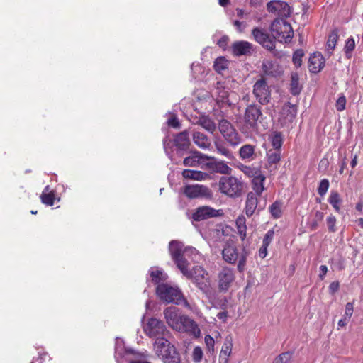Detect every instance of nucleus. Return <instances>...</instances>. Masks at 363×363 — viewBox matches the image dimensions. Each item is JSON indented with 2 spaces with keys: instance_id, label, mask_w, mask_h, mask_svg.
Segmentation results:
<instances>
[{
  "instance_id": "obj_1",
  "label": "nucleus",
  "mask_w": 363,
  "mask_h": 363,
  "mask_svg": "<svg viewBox=\"0 0 363 363\" xmlns=\"http://www.w3.org/2000/svg\"><path fill=\"white\" fill-rule=\"evenodd\" d=\"M249 255L250 251L245 246H242L241 251L239 252L236 246L232 244H226L222 250L224 261L231 264L238 263L237 269L240 273L246 269L247 258Z\"/></svg>"
},
{
  "instance_id": "obj_2",
  "label": "nucleus",
  "mask_w": 363,
  "mask_h": 363,
  "mask_svg": "<svg viewBox=\"0 0 363 363\" xmlns=\"http://www.w3.org/2000/svg\"><path fill=\"white\" fill-rule=\"evenodd\" d=\"M156 293L163 301L183 305L188 308H190L189 303L178 287L172 286L167 284H161L157 286Z\"/></svg>"
},
{
  "instance_id": "obj_3",
  "label": "nucleus",
  "mask_w": 363,
  "mask_h": 363,
  "mask_svg": "<svg viewBox=\"0 0 363 363\" xmlns=\"http://www.w3.org/2000/svg\"><path fill=\"white\" fill-rule=\"evenodd\" d=\"M184 245L177 240H172L169 245V250L172 259L176 264L177 268L186 277H192V272L189 269V262L184 255Z\"/></svg>"
},
{
  "instance_id": "obj_4",
  "label": "nucleus",
  "mask_w": 363,
  "mask_h": 363,
  "mask_svg": "<svg viewBox=\"0 0 363 363\" xmlns=\"http://www.w3.org/2000/svg\"><path fill=\"white\" fill-rule=\"evenodd\" d=\"M218 187L222 194L231 198H238L242 195L245 184L235 177L223 176L219 180Z\"/></svg>"
},
{
  "instance_id": "obj_5",
  "label": "nucleus",
  "mask_w": 363,
  "mask_h": 363,
  "mask_svg": "<svg viewBox=\"0 0 363 363\" xmlns=\"http://www.w3.org/2000/svg\"><path fill=\"white\" fill-rule=\"evenodd\" d=\"M154 347L156 354L162 359L164 363H180L179 354L169 340L164 338L158 340Z\"/></svg>"
},
{
  "instance_id": "obj_6",
  "label": "nucleus",
  "mask_w": 363,
  "mask_h": 363,
  "mask_svg": "<svg viewBox=\"0 0 363 363\" xmlns=\"http://www.w3.org/2000/svg\"><path fill=\"white\" fill-rule=\"evenodd\" d=\"M144 331L150 337L155 338L154 345L158 340L164 338L169 340L171 337L170 332L167 329L164 323L157 318H150L144 327Z\"/></svg>"
},
{
  "instance_id": "obj_7",
  "label": "nucleus",
  "mask_w": 363,
  "mask_h": 363,
  "mask_svg": "<svg viewBox=\"0 0 363 363\" xmlns=\"http://www.w3.org/2000/svg\"><path fill=\"white\" fill-rule=\"evenodd\" d=\"M183 193L189 199L211 200L213 198V193L209 187L199 184L184 186Z\"/></svg>"
},
{
  "instance_id": "obj_8",
  "label": "nucleus",
  "mask_w": 363,
  "mask_h": 363,
  "mask_svg": "<svg viewBox=\"0 0 363 363\" xmlns=\"http://www.w3.org/2000/svg\"><path fill=\"white\" fill-rule=\"evenodd\" d=\"M270 30L274 40L281 38L287 42L290 41L294 35L291 24L283 20L277 19L272 21Z\"/></svg>"
},
{
  "instance_id": "obj_9",
  "label": "nucleus",
  "mask_w": 363,
  "mask_h": 363,
  "mask_svg": "<svg viewBox=\"0 0 363 363\" xmlns=\"http://www.w3.org/2000/svg\"><path fill=\"white\" fill-rule=\"evenodd\" d=\"M263 118L261 107L257 104L248 105L245 111L244 121L246 126L252 130H257L258 123Z\"/></svg>"
},
{
  "instance_id": "obj_10",
  "label": "nucleus",
  "mask_w": 363,
  "mask_h": 363,
  "mask_svg": "<svg viewBox=\"0 0 363 363\" xmlns=\"http://www.w3.org/2000/svg\"><path fill=\"white\" fill-rule=\"evenodd\" d=\"M218 128L230 145L235 147L240 143L238 133L228 121L225 119L220 120L218 123Z\"/></svg>"
},
{
  "instance_id": "obj_11",
  "label": "nucleus",
  "mask_w": 363,
  "mask_h": 363,
  "mask_svg": "<svg viewBox=\"0 0 363 363\" xmlns=\"http://www.w3.org/2000/svg\"><path fill=\"white\" fill-rule=\"evenodd\" d=\"M192 277H186L191 279L193 283L202 291L206 292L209 286L208 272L201 267L196 266L193 268Z\"/></svg>"
},
{
  "instance_id": "obj_12",
  "label": "nucleus",
  "mask_w": 363,
  "mask_h": 363,
  "mask_svg": "<svg viewBox=\"0 0 363 363\" xmlns=\"http://www.w3.org/2000/svg\"><path fill=\"white\" fill-rule=\"evenodd\" d=\"M252 35L254 40L268 50L275 48V43L273 35H270L264 29L255 27L252 30Z\"/></svg>"
},
{
  "instance_id": "obj_13",
  "label": "nucleus",
  "mask_w": 363,
  "mask_h": 363,
  "mask_svg": "<svg viewBox=\"0 0 363 363\" xmlns=\"http://www.w3.org/2000/svg\"><path fill=\"white\" fill-rule=\"evenodd\" d=\"M253 94L259 103L262 105L269 102L271 93L264 78L257 80L253 86Z\"/></svg>"
},
{
  "instance_id": "obj_14",
  "label": "nucleus",
  "mask_w": 363,
  "mask_h": 363,
  "mask_svg": "<svg viewBox=\"0 0 363 363\" xmlns=\"http://www.w3.org/2000/svg\"><path fill=\"white\" fill-rule=\"evenodd\" d=\"M223 215V211L215 209L209 206H202L196 208L192 213V219L200 222L212 218L220 217Z\"/></svg>"
},
{
  "instance_id": "obj_15",
  "label": "nucleus",
  "mask_w": 363,
  "mask_h": 363,
  "mask_svg": "<svg viewBox=\"0 0 363 363\" xmlns=\"http://www.w3.org/2000/svg\"><path fill=\"white\" fill-rule=\"evenodd\" d=\"M213 159L205 154L199 151H195L191 155L186 157L183 160V164L186 167H201V168H206L208 164V160Z\"/></svg>"
},
{
  "instance_id": "obj_16",
  "label": "nucleus",
  "mask_w": 363,
  "mask_h": 363,
  "mask_svg": "<svg viewBox=\"0 0 363 363\" xmlns=\"http://www.w3.org/2000/svg\"><path fill=\"white\" fill-rule=\"evenodd\" d=\"M174 145L176 147L177 154L179 156L188 152L191 146L189 130H185L177 134L174 139Z\"/></svg>"
},
{
  "instance_id": "obj_17",
  "label": "nucleus",
  "mask_w": 363,
  "mask_h": 363,
  "mask_svg": "<svg viewBox=\"0 0 363 363\" xmlns=\"http://www.w3.org/2000/svg\"><path fill=\"white\" fill-rule=\"evenodd\" d=\"M235 278L234 270L228 267H223L218 273V288L220 291H227Z\"/></svg>"
},
{
  "instance_id": "obj_18",
  "label": "nucleus",
  "mask_w": 363,
  "mask_h": 363,
  "mask_svg": "<svg viewBox=\"0 0 363 363\" xmlns=\"http://www.w3.org/2000/svg\"><path fill=\"white\" fill-rule=\"evenodd\" d=\"M296 107L291 103L284 105L278 122L281 127H289L296 116Z\"/></svg>"
},
{
  "instance_id": "obj_19",
  "label": "nucleus",
  "mask_w": 363,
  "mask_h": 363,
  "mask_svg": "<svg viewBox=\"0 0 363 363\" xmlns=\"http://www.w3.org/2000/svg\"><path fill=\"white\" fill-rule=\"evenodd\" d=\"M267 9L269 12L275 13L280 16L288 17L291 14V9L289 4L284 1L272 0L267 4Z\"/></svg>"
},
{
  "instance_id": "obj_20",
  "label": "nucleus",
  "mask_w": 363,
  "mask_h": 363,
  "mask_svg": "<svg viewBox=\"0 0 363 363\" xmlns=\"http://www.w3.org/2000/svg\"><path fill=\"white\" fill-rule=\"evenodd\" d=\"M216 95H217V103L220 104V106L227 105L228 107H233L235 103L231 101L230 98L233 93H230V89L223 86V83L218 82L216 84Z\"/></svg>"
},
{
  "instance_id": "obj_21",
  "label": "nucleus",
  "mask_w": 363,
  "mask_h": 363,
  "mask_svg": "<svg viewBox=\"0 0 363 363\" xmlns=\"http://www.w3.org/2000/svg\"><path fill=\"white\" fill-rule=\"evenodd\" d=\"M164 315L166 322L172 329L179 328V320L181 318L179 310L175 306H170L164 311Z\"/></svg>"
},
{
  "instance_id": "obj_22",
  "label": "nucleus",
  "mask_w": 363,
  "mask_h": 363,
  "mask_svg": "<svg viewBox=\"0 0 363 363\" xmlns=\"http://www.w3.org/2000/svg\"><path fill=\"white\" fill-rule=\"evenodd\" d=\"M192 124L199 125L210 133H213L216 130V124L208 116L205 114H201L199 116L191 118Z\"/></svg>"
},
{
  "instance_id": "obj_23",
  "label": "nucleus",
  "mask_w": 363,
  "mask_h": 363,
  "mask_svg": "<svg viewBox=\"0 0 363 363\" xmlns=\"http://www.w3.org/2000/svg\"><path fill=\"white\" fill-rule=\"evenodd\" d=\"M253 51V45L248 41H235L232 45V52L234 55H250Z\"/></svg>"
},
{
  "instance_id": "obj_24",
  "label": "nucleus",
  "mask_w": 363,
  "mask_h": 363,
  "mask_svg": "<svg viewBox=\"0 0 363 363\" xmlns=\"http://www.w3.org/2000/svg\"><path fill=\"white\" fill-rule=\"evenodd\" d=\"M325 65V60L320 52L311 55L308 60V69L313 73L319 72Z\"/></svg>"
},
{
  "instance_id": "obj_25",
  "label": "nucleus",
  "mask_w": 363,
  "mask_h": 363,
  "mask_svg": "<svg viewBox=\"0 0 363 363\" xmlns=\"http://www.w3.org/2000/svg\"><path fill=\"white\" fill-rule=\"evenodd\" d=\"M179 323L180 327L179 328H176L175 330H177L179 332L190 331L194 333L196 331L199 332V329L196 322L194 321L187 315H182Z\"/></svg>"
},
{
  "instance_id": "obj_26",
  "label": "nucleus",
  "mask_w": 363,
  "mask_h": 363,
  "mask_svg": "<svg viewBox=\"0 0 363 363\" xmlns=\"http://www.w3.org/2000/svg\"><path fill=\"white\" fill-rule=\"evenodd\" d=\"M233 338L231 336L226 337L224 345L219 356V363H228V357L232 352Z\"/></svg>"
},
{
  "instance_id": "obj_27",
  "label": "nucleus",
  "mask_w": 363,
  "mask_h": 363,
  "mask_svg": "<svg viewBox=\"0 0 363 363\" xmlns=\"http://www.w3.org/2000/svg\"><path fill=\"white\" fill-rule=\"evenodd\" d=\"M182 175L185 179L196 181H203L209 178V174L208 173L193 169H184L183 170Z\"/></svg>"
},
{
  "instance_id": "obj_28",
  "label": "nucleus",
  "mask_w": 363,
  "mask_h": 363,
  "mask_svg": "<svg viewBox=\"0 0 363 363\" xmlns=\"http://www.w3.org/2000/svg\"><path fill=\"white\" fill-rule=\"evenodd\" d=\"M258 203L257 196L253 192H249L245 202V213L250 217L255 213Z\"/></svg>"
},
{
  "instance_id": "obj_29",
  "label": "nucleus",
  "mask_w": 363,
  "mask_h": 363,
  "mask_svg": "<svg viewBox=\"0 0 363 363\" xmlns=\"http://www.w3.org/2000/svg\"><path fill=\"white\" fill-rule=\"evenodd\" d=\"M193 141L199 147L202 149H207L211 145V142L208 136L199 131L194 132Z\"/></svg>"
},
{
  "instance_id": "obj_30",
  "label": "nucleus",
  "mask_w": 363,
  "mask_h": 363,
  "mask_svg": "<svg viewBox=\"0 0 363 363\" xmlns=\"http://www.w3.org/2000/svg\"><path fill=\"white\" fill-rule=\"evenodd\" d=\"M206 168L212 169L215 172L223 174H230L232 170V169L223 161L208 162Z\"/></svg>"
},
{
  "instance_id": "obj_31",
  "label": "nucleus",
  "mask_w": 363,
  "mask_h": 363,
  "mask_svg": "<svg viewBox=\"0 0 363 363\" xmlns=\"http://www.w3.org/2000/svg\"><path fill=\"white\" fill-rule=\"evenodd\" d=\"M302 89L299 83V77L297 73H292L291 76L290 91L294 96L298 95Z\"/></svg>"
},
{
  "instance_id": "obj_32",
  "label": "nucleus",
  "mask_w": 363,
  "mask_h": 363,
  "mask_svg": "<svg viewBox=\"0 0 363 363\" xmlns=\"http://www.w3.org/2000/svg\"><path fill=\"white\" fill-rule=\"evenodd\" d=\"M235 223L238 235H240L241 240L243 241L246 238V219L243 216H239L236 219Z\"/></svg>"
},
{
  "instance_id": "obj_33",
  "label": "nucleus",
  "mask_w": 363,
  "mask_h": 363,
  "mask_svg": "<svg viewBox=\"0 0 363 363\" xmlns=\"http://www.w3.org/2000/svg\"><path fill=\"white\" fill-rule=\"evenodd\" d=\"M264 180L265 177L261 174V173H259L257 177H254L252 179L253 189L259 196L261 195V194L264 189L263 184Z\"/></svg>"
},
{
  "instance_id": "obj_34",
  "label": "nucleus",
  "mask_w": 363,
  "mask_h": 363,
  "mask_svg": "<svg viewBox=\"0 0 363 363\" xmlns=\"http://www.w3.org/2000/svg\"><path fill=\"white\" fill-rule=\"evenodd\" d=\"M239 155L242 160L252 159L255 147L252 145H245L240 148Z\"/></svg>"
},
{
  "instance_id": "obj_35",
  "label": "nucleus",
  "mask_w": 363,
  "mask_h": 363,
  "mask_svg": "<svg viewBox=\"0 0 363 363\" xmlns=\"http://www.w3.org/2000/svg\"><path fill=\"white\" fill-rule=\"evenodd\" d=\"M239 169L245 175L249 177H255L259 173H261L260 169L257 167L253 166H247L242 164H240L238 166Z\"/></svg>"
},
{
  "instance_id": "obj_36",
  "label": "nucleus",
  "mask_w": 363,
  "mask_h": 363,
  "mask_svg": "<svg viewBox=\"0 0 363 363\" xmlns=\"http://www.w3.org/2000/svg\"><path fill=\"white\" fill-rule=\"evenodd\" d=\"M150 277L152 281L155 284H158L161 281H165L167 279V275L162 271L157 268H152L150 270Z\"/></svg>"
},
{
  "instance_id": "obj_37",
  "label": "nucleus",
  "mask_w": 363,
  "mask_h": 363,
  "mask_svg": "<svg viewBox=\"0 0 363 363\" xmlns=\"http://www.w3.org/2000/svg\"><path fill=\"white\" fill-rule=\"evenodd\" d=\"M271 143L273 146V150H281V147L283 144V136L281 133L275 131L274 132L271 137Z\"/></svg>"
},
{
  "instance_id": "obj_38",
  "label": "nucleus",
  "mask_w": 363,
  "mask_h": 363,
  "mask_svg": "<svg viewBox=\"0 0 363 363\" xmlns=\"http://www.w3.org/2000/svg\"><path fill=\"white\" fill-rule=\"evenodd\" d=\"M267 157L269 164H277L281 160V150L271 149L268 150Z\"/></svg>"
},
{
  "instance_id": "obj_39",
  "label": "nucleus",
  "mask_w": 363,
  "mask_h": 363,
  "mask_svg": "<svg viewBox=\"0 0 363 363\" xmlns=\"http://www.w3.org/2000/svg\"><path fill=\"white\" fill-rule=\"evenodd\" d=\"M338 39V33L337 30H333L331 33L329 35L328 41H327V50L330 54L332 53V51L335 48L337 41Z\"/></svg>"
},
{
  "instance_id": "obj_40",
  "label": "nucleus",
  "mask_w": 363,
  "mask_h": 363,
  "mask_svg": "<svg viewBox=\"0 0 363 363\" xmlns=\"http://www.w3.org/2000/svg\"><path fill=\"white\" fill-rule=\"evenodd\" d=\"M49 186H47L40 196V199L43 203L52 206L54 204L55 194L53 192L45 193V191L48 190Z\"/></svg>"
},
{
  "instance_id": "obj_41",
  "label": "nucleus",
  "mask_w": 363,
  "mask_h": 363,
  "mask_svg": "<svg viewBox=\"0 0 363 363\" xmlns=\"http://www.w3.org/2000/svg\"><path fill=\"white\" fill-rule=\"evenodd\" d=\"M328 202L333 206L336 211H340V203H341V199L340 194L337 191H331L328 198Z\"/></svg>"
},
{
  "instance_id": "obj_42",
  "label": "nucleus",
  "mask_w": 363,
  "mask_h": 363,
  "mask_svg": "<svg viewBox=\"0 0 363 363\" xmlns=\"http://www.w3.org/2000/svg\"><path fill=\"white\" fill-rule=\"evenodd\" d=\"M269 211L274 218H279L282 215L281 203L279 201L274 202L269 207Z\"/></svg>"
},
{
  "instance_id": "obj_43",
  "label": "nucleus",
  "mask_w": 363,
  "mask_h": 363,
  "mask_svg": "<svg viewBox=\"0 0 363 363\" xmlns=\"http://www.w3.org/2000/svg\"><path fill=\"white\" fill-rule=\"evenodd\" d=\"M184 257L191 258L192 261H196L198 257H200L199 252L196 248L192 247H187L184 250Z\"/></svg>"
},
{
  "instance_id": "obj_44",
  "label": "nucleus",
  "mask_w": 363,
  "mask_h": 363,
  "mask_svg": "<svg viewBox=\"0 0 363 363\" xmlns=\"http://www.w3.org/2000/svg\"><path fill=\"white\" fill-rule=\"evenodd\" d=\"M304 55L303 50L300 49L297 50L294 52L293 55V62L296 67H299L301 65L302 57Z\"/></svg>"
},
{
  "instance_id": "obj_45",
  "label": "nucleus",
  "mask_w": 363,
  "mask_h": 363,
  "mask_svg": "<svg viewBox=\"0 0 363 363\" xmlns=\"http://www.w3.org/2000/svg\"><path fill=\"white\" fill-rule=\"evenodd\" d=\"M330 184L329 181L326 179H322L318 188V193L320 196H323L327 193Z\"/></svg>"
},
{
  "instance_id": "obj_46",
  "label": "nucleus",
  "mask_w": 363,
  "mask_h": 363,
  "mask_svg": "<svg viewBox=\"0 0 363 363\" xmlns=\"http://www.w3.org/2000/svg\"><path fill=\"white\" fill-rule=\"evenodd\" d=\"M215 145L217 151L219 153L225 156L228 159H231L233 157V155L230 152V151L228 148H226L223 144L220 143H216Z\"/></svg>"
},
{
  "instance_id": "obj_47",
  "label": "nucleus",
  "mask_w": 363,
  "mask_h": 363,
  "mask_svg": "<svg viewBox=\"0 0 363 363\" xmlns=\"http://www.w3.org/2000/svg\"><path fill=\"white\" fill-rule=\"evenodd\" d=\"M355 48V42L352 37L349 38L345 43L344 50L346 55L350 54Z\"/></svg>"
},
{
  "instance_id": "obj_48",
  "label": "nucleus",
  "mask_w": 363,
  "mask_h": 363,
  "mask_svg": "<svg viewBox=\"0 0 363 363\" xmlns=\"http://www.w3.org/2000/svg\"><path fill=\"white\" fill-rule=\"evenodd\" d=\"M291 354L289 352H284L275 358L272 363H288Z\"/></svg>"
},
{
  "instance_id": "obj_49",
  "label": "nucleus",
  "mask_w": 363,
  "mask_h": 363,
  "mask_svg": "<svg viewBox=\"0 0 363 363\" xmlns=\"http://www.w3.org/2000/svg\"><path fill=\"white\" fill-rule=\"evenodd\" d=\"M203 357V351L200 347H196L193 350V361L196 363L199 362Z\"/></svg>"
},
{
  "instance_id": "obj_50",
  "label": "nucleus",
  "mask_w": 363,
  "mask_h": 363,
  "mask_svg": "<svg viewBox=\"0 0 363 363\" xmlns=\"http://www.w3.org/2000/svg\"><path fill=\"white\" fill-rule=\"evenodd\" d=\"M274 230L273 229L269 230L264 237L262 244L269 246L274 238Z\"/></svg>"
},
{
  "instance_id": "obj_51",
  "label": "nucleus",
  "mask_w": 363,
  "mask_h": 363,
  "mask_svg": "<svg viewBox=\"0 0 363 363\" xmlns=\"http://www.w3.org/2000/svg\"><path fill=\"white\" fill-rule=\"evenodd\" d=\"M327 225L330 232H335L337 230L335 228L336 218L334 216H330L327 218Z\"/></svg>"
},
{
  "instance_id": "obj_52",
  "label": "nucleus",
  "mask_w": 363,
  "mask_h": 363,
  "mask_svg": "<svg viewBox=\"0 0 363 363\" xmlns=\"http://www.w3.org/2000/svg\"><path fill=\"white\" fill-rule=\"evenodd\" d=\"M346 98L342 95L340 96L336 101V108L339 111H342L345 108Z\"/></svg>"
},
{
  "instance_id": "obj_53",
  "label": "nucleus",
  "mask_w": 363,
  "mask_h": 363,
  "mask_svg": "<svg viewBox=\"0 0 363 363\" xmlns=\"http://www.w3.org/2000/svg\"><path fill=\"white\" fill-rule=\"evenodd\" d=\"M167 123L169 126L174 128H180V123L178 120V118L175 116H172L170 118H169Z\"/></svg>"
},
{
  "instance_id": "obj_54",
  "label": "nucleus",
  "mask_w": 363,
  "mask_h": 363,
  "mask_svg": "<svg viewBox=\"0 0 363 363\" xmlns=\"http://www.w3.org/2000/svg\"><path fill=\"white\" fill-rule=\"evenodd\" d=\"M353 313V304L352 303L348 302L345 306V317L350 319Z\"/></svg>"
},
{
  "instance_id": "obj_55",
  "label": "nucleus",
  "mask_w": 363,
  "mask_h": 363,
  "mask_svg": "<svg viewBox=\"0 0 363 363\" xmlns=\"http://www.w3.org/2000/svg\"><path fill=\"white\" fill-rule=\"evenodd\" d=\"M205 343L209 350H211V348H212V350L213 351L215 341L214 339L210 335H206Z\"/></svg>"
},
{
  "instance_id": "obj_56",
  "label": "nucleus",
  "mask_w": 363,
  "mask_h": 363,
  "mask_svg": "<svg viewBox=\"0 0 363 363\" xmlns=\"http://www.w3.org/2000/svg\"><path fill=\"white\" fill-rule=\"evenodd\" d=\"M340 284L338 281H333L329 286V291L330 294H333L337 291L339 289Z\"/></svg>"
},
{
  "instance_id": "obj_57",
  "label": "nucleus",
  "mask_w": 363,
  "mask_h": 363,
  "mask_svg": "<svg viewBox=\"0 0 363 363\" xmlns=\"http://www.w3.org/2000/svg\"><path fill=\"white\" fill-rule=\"evenodd\" d=\"M228 40V37L224 35L218 40V45H219L220 48L225 49V47L227 46Z\"/></svg>"
},
{
  "instance_id": "obj_58",
  "label": "nucleus",
  "mask_w": 363,
  "mask_h": 363,
  "mask_svg": "<svg viewBox=\"0 0 363 363\" xmlns=\"http://www.w3.org/2000/svg\"><path fill=\"white\" fill-rule=\"evenodd\" d=\"M233 25L236 27L237 30L239 32H242L244 28H245V24L243 22L235 20L233 21Z\"/></svg>"
},
{
  "instance_id": "obj_59",
  "label": "nucleus",
  "mask_w": 363,
  "mask_h": 363,
  "mask_svg": "<svg viewBox=\"0 0 363 363\" xmlns=\"http://www.w3.org/2000/svg\"><path fill=\"white\" fill-rule=\"evenodd\" d=\"M267 247H268V246L264 245L262 244V247H260V249L259 250V255L260 257L264 258L267 256Z\"/></svg>"
},
{
  "instance_id": "obj_60",
  "label": "nucleus",
  "mask_w": 363,
  "mask_h": 363,
  "mask_svg": "<svg viewBox=\"0 0 363 363\" xmlns=\"http://www.w3.org/2000/svg\"><path fill=\"white\" fill-rule=\"evenodd\" d=\"M324 218V213L321 211H316L314 215V220H316L318 222H320L323 220Z\"/></svg>"
},
{
  "instance_id": "obj_61",
  "label": "nucleus",
  "mask_w": 363,
  "mask_h": 363,
  "mask_svg": "<svg viewBox=\"0 0 363 363\" xmlns=\"http://www.w3.org/2000/svg\"><path fill=\"white\" fill-rule=\"evenodd\" d=\"M320 273L319 274V277L321 280H323L328 272V267L327 266L325 265H321L320 267Z\"/></svg>"
},
{
  "instance_id": "obj_62",
  "label": "nucleus",
  "mask_w": 363,
  "mask_h": 363,
  "mask_svg": "<svg viewBox=\"0 0 363 363\" xmlns=\"http://www.w3.org/2000/svg\"><path fill=\"white\" fill-rule=\"evenodd\" d=\"M227 316H228V313H227L226 311L219 312L217 314L218 318L220 319V320H223V321L225 320Z\"/></svg>"
},
{
  "instance_id": "obj_63",
  "label": "nucleus",
  "mask_w": 363,
  "mask_h": 363,
  "mask_svg": "<svg viewBox=\"0 0 363 363\" xmlns=\"http://www.w3.org/2000/svg\"><path fill=\"white\" fill-rule=\"evenodd\" d=\"M349 319L347 318V317H345L344 318L340 319L338 321V326L340 327H344L347 324Z\"/></svg>"
},
{
  "instance_id": "obj_64",
  "label": "nucleus",
  "mask_w": 363,
  "mask_h": 363,
  "mask_svg": "<svg viewBox=\"0 0 363 363\" xmlns=\"http://www.w3.org/2000/svg\"><path fill=\"white\" fill-rule=\"evenodd\" d=\"M318 223L319 222L316 221V220H313L312 223H311V225H310V228L312 230H315L317 229L318 226Z\"/></svg>"
}]
</instances>
